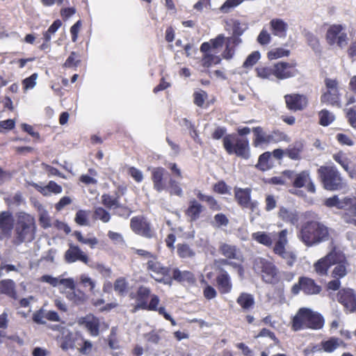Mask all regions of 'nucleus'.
<instances>
[{
    "mask_svg": "<svg viewBox=\"0 0 356 356\" xmlns=\"http://www.w3.org/2000/svg\"><path fill=\"white\" fill-rule=\"evenodd\" d=\"M297 236L306 247H314L331 238L330 228L320 220H309L300 225Z\"/></svg>",
    "mask_w": 356,
    "mask_h": 356,
    "instance_id": "nucleus-1",
    "label": "nucleus"
},
{
    "mask_svg": "<svg viewBox=\"0 0 356 356\" xmlns=\"http://www.w3.org/2000/svg\"><path fill=\"white\" fill-rule=\"evenodd\" d=\"M226 132L225 127H218L211 134V137L214 140L222 138L223 147L228 154H234L245 160L249 159L251 156V150L248 138H239L235 134H226Z\"/></svg>",
    "mask_w": 356,
    "mask_h": 356,
    "instance_id": "nucleus-2",
    "label": "nucleus"
},
{
    "mask_svg": "<svg viewBox=\"0 0 356 356\" xmlns=\"http://www.w3.org/2000/svg\"><path fill=\"white\" fill-rule=\"evenodd\" d=\"M151 172V180L153 184V188L158 193L168 191L171 195L181 197L183 190L179 182L170 177L167 170L161 166L148 168Z\"/></svg>",
    "mask_w": 356,
    "mask_h": 356,
    "instance_id": "nucleus-3",
    "label": "nucleus"
},
{
    "mask_svg": "<svg viewBox=\"0 0 356 356\" xmlns=\"http://www.w3.org/2000/svg\"><path fill=\"white\" fill-rule=\"evenodd\" d=\"M324 205L328 208L335 207L339 210L337 213L346 223L356 226V197L339 198V195H334L325 200Z\"/></svg>",
    "mask_w": 356,
    "mask_h": 356,
    "instance_id": "nucleus-4",
    "label": "nucleus"
},
{
    "mask_svg": "<svg viewBox=\"0 0 356 356\" xmlns=\"http://www.w3.org/2000/svg\"><path fill=\"white\" fill-rule=\"evenodd\" d=\"M323 316L312 309L302 307L298 309L291 321V329L299 331L305 329L320 330L324 325Z\"/></svg>",
    "mask_w": 356,
    "mask_h": 356,
    "instance_id": "nucleus-5",
    "label": "nucleus"
},
{
    "mask_svg": "<svg viewBox=\"0 0 356 356\" xmlns=\"http://www.w3.org/2000/svg\"><path fill=\"white\" fill-rule=\"evenodd\" d=\"M16 217L15 244L32 241L35 238L36 230L35 218L25 212L17 213Z\"/></svg>",
    "mask_w": 356,
    "mask_h": 356,
    "instance_id": "nucleus-6",
    "label": "nucleus"
},
{
    "mask_svg": "<svg viewBox=\"0 0 356 356\" xmlns=\"http://www.w3.org/2000/svg\"><path fill=\"white\" fill-rule=\"evenodd\" d=\"M318 177L325 190L341 191L346 187V182L337 167L321 165L317 170Z\"/></svg>",
    "mask_w": 356,
    "mask_h": 356,
    "instance_id": "nucleus-7",
    "label": "nucleus"
},
{
    "mask_svg": "<svg viewBox=\"0 0 356 356\" xmlns=\"http://www.w3.org/2000/svg\"><path fill=\"white\" fill-rule=\"evenodd\" d=\"M255 273L261 276V280L269 284L276 285L281 281L280 273L277 267L270 261L257 257L252 264Z\"/></svg>",
    "mask_w": 356,
    "mask_h": 356,
    "instance_id": "nucleus-8",
    "label": "nucleus"
},
{
    "mask_svg": "<svg viewBox=\"0 0 356 356\" xmlns=\"http://www.w3.org/2000/svg\"><path fill=\"white\" fill-rule=\"evenodd\" d=\"M145 268L150 277L156 282L169 285L172 284L171 268L162 264L157 255L152 259L147 260Z\"/></svg>",
    "mask_w": 356,
    "mask_h": 356,
    "instance_id": "nucleus-9",
    "label": "nucleus"
},
{
    "mask_svg": "<svg viewBox=\"0 0 356 356\" xmlns=\"http://www.w3.org/2000/svg\"><path fill=\"white\" fill-rule=\"evenodd\" d=\"M282 175L291 181L295 188H305L309 193H316V186L309 170H302L296 173L292 170H285L282 172Z\"/></svg>",
    "mask_w": 356,
    "mask_h": 356,
    "instance_id": "nucleus-10",
    "label": "nucleus"
},
{
    "mask_svg": "<svg viewBox=\"0 0 356 356\" xmlns=\"http://www.w3.org/2000/svg\"><path fill=\"white\" fill-rule=\"evenodd\" d=\"M136 299L137 307L147 311H156L160 303L159 297L156 294H151L150 288L143 285L138 288Z\"/></svg>",
    "mask_w": 356,
    "mask_h": 356,
    "instance_id": "nucleus-11",
    "label": "nucleus"
},
{
    "mask_svg": "<svg viewBox=\"0 0 356 356\" xmlns=\"http://www.w3.org/2000/svg\"><path fill=\"white\" fill-rule=\"evenodd\" d=\"M325 86L326 91L321 96V102L337 108L341 107V93L339 81L334 79L325 78Z\"/></svg>",
    "mask_w": 356,
    "mask_h": 356,
    "instance_id": "nucleus-12",
    "label": "nucleus"
},
{
    "mask_svg": "<svg viewBox=\"0 0 356 356\" xmlns=\"http://www.w3.org/2000/svg\"><path fill=\"white\" fill-rule=\"evenodd\" d=\"M288 230L286 229L281 230L278 233V238L273 247V252L284 259L287 266L292 267L296 261V255L291 251L286 250V245L288 243Z\"/></svg>",
    "mask_w": 356,
    "mask_h": 356,
    "instance_id": "nucleus-13",
    "label": "nucleus"
},
{
    "mask_svg": "<svg viewBox=\"0 0 356 356\" xmlns=\"http://www.w3.org/2000/svg\"><path fill=\"white\" fill-rule=\"evenodd\" d=\"M291 291L293 295H298L302 291L305 295L314 296L321 292L322 286L309 277L300 276L298 282L292 286Z\"/></svg>",
    "mask_w": 356,
    "mask_h": 356,
    "instance_id": "nucleus-14",
    "label": "nucleus"
},
{
    "mask_svg": "<svg viewBox=\"0 0 356 356\" xmlns=\"http://www.w3.org/2000/svg\"><path fill=\"white\" fill-rule=\"evenodd\" d=\"M218 251L221 255L225 257V259H222L218 261L221 265H229L234 268L239 266L236 263L231 261V260L239 261L242 259L241 250L237 245L227 243H220Z\"/></svg>",
    "mask_w": 356,
    "mask_h": 356,
    "instance_id": "nucleus-15",
    "label": "nucleus"
},
{
    "mask_svg": "<svg viewBox=\"0 0 356 356\" xmlns=\"http://www.w3.org/2000/svg\"><path fill=\"white\" fill-rule=\"evenodd\" d=\"M130 228L136 234L147 238H151L154 235L151 223L144 216L132 217L130 220Z\"/></svg>",
    "mask_w": 356,
    "mask_h": 356,
    "instance_id": "nucleus-16",
    "label": "nucleus"
},
{
    "mask_svg": "<svg viewBox=\"0 0 356 356\" xmlns=\"http://www.w3.org/2000/svg\"><path fill=\"white\" fill-rule=\"evenodd\" d=\"M234 200L241 208L248 209L252 212L257 209L258 202L256 200H252V189L250 188H243L236 186L234 188Z\"/></svg>",
    "mask_w": 356,
    "mask_h": 356,
    "instance_id": "nucleus-17",
    "label": "nucleus"
},
{
    "mask_svg": "<svg viewBox=\"0 0 356 356\" xmlns=\"http://www.w3.org/2000/svg\"><path fill=\"white\" fill-rule=\"evenodd\" d=\"M286 108L293 113L305 111L309 105V98L305 94L290 93L284 96Z\"/></svg>",
    "mask_w": 356,
    "mask_h": 356,
    "instance_id": "nucleus-18",
    "label": "nucleus"
},
{
    "mask_svg": "<svg viewBox=\"0 0 356 356\" xmlns=\"http://www.w3.org/2000/svg\"><path fill=\"white\" fill-rule=\"evenodd\" d=\"M296 66V63L279 61L274 63L275 79L284 80L296 76L298 74Z\"/></svg>",
    "mask_w": 356,
    "mask_h": 356,
    "instance_id": "nucleus-19",
    "label": "nucleus"
},
{
    "mask_svg": "<svg viewBox=\"0 0 356 356\" xmlns=\"http://www.w3.org/2000/svg\"><path fill=\"white\" fill-rule=\"evenodd\" d=\"M343 27L341 24L331 25L326 33L325 39L330 45L337 43L340 47H342L347 43V34L341 33Z\"/></svg>",
    "mask_w": 356,
    "mask_h": 356,
    "instance_id": "nucleus-20",
    "label": "nucleus"
},
{
    "mask_svg": "<svg viewBox=\"0 0 356 356\" xmlns=\"http://www.w3.org/2000/svg\"><path fill=\"white\" fill-rule=\"evenodd\" d=\"M337 299L344 307L346 312L353 313L356 311V296L353 289H340L337 294Z\"/></svg>",
    "mask_w": 356,
    "mask_h": 356,
    "instance_id": "nucleus-21",
    "label": "nucleus"
},
{
    "mask_svg": "<svg viewBox=\"0 0 356 356\" xmlns=\"http://www.w3.org/2000/svg\"><path fill=\"white\" fill-rule=\"evenodd\" d=\"M64 259L67 264L81 261L88 264L90 261L88 254L82 251L79 246L72 243H69V248L64 254Z\"/></svg>",
    "mask_w": 356,
    "mask_h": 356,
    "instance_id": "nucleus-22",
    "label": "nucleus"
},
{
    "mask_svg": "<svg viewBox=\"0 0 356 356\" xmlns=\"http://www.w3.org/2000/svg\"><path fill=\"white\" fill-rule=\"evenodd\" d=\"M205 207L197 200L192 198L188 201L184 214L190 222H196L204 211Z\"/></svg>",
    "mask_w": 356,
    "mask_h": 356,
    "instance_id": "nucleus-23",
    "label": "nucleus"
},
{
    "mask_svg": "<svg viewBox=\"0 0 356 356\" xmlns=\"http://www.w3.org/2000/svg\"><path fill=\"white\" fill-rule=\"evenodd\" d=\"M253 138L252 145L255 148H264L271 144L270 134H267L262 127H252Z\"/></svg>",
    "mask_w": 356,
    "mask_h": 356,
    "instance_id": "nucleus-24",
    "label": "nucleus"
},
{
    "mask_svg": "<svg viewBox=\"0 0 356 356\" xmlns=\"http://www.w3.org/2000/svg\"><path fill=\"white\" fill-rule=\"evenodd\" d=\"M127 188L122 186H118V192L115 195H111L108 193H104L102 195V204L108 209H116L120 204V196L123 195L126 191Z\"/></svg>",
    "mask_w": 356,
    "mask_h": 356,
    "instance_id": "nucleus-25",
    "label": "nucleus"
},
{
    "mask_svg": "<svg viewBox=\"0 0 356 356\" xmlns=\"http://www.w3.org/2000/svg\"><path fill=\"white\" fill-rule=\"evenodd\" d=\"M216 286L221 294H226L231 292L232 289V283L229 273L220 268V273L216 278Z\"/></svg>",
    "mask_w": 356,
    "mask_h": 356,
    "instance_id": "nucleus-26",
    "label": "nucleus"
},
{
    "mask_svg": "<svg viewBox=\"0 0 356 356\" xmlns=\"http://www.w3.org/2000/svg\"><path fill=\"white\" fill-rule=\"evenodd\" d=\"M80 324L83 325L90 334L92 337H97L99 334V320L92 314H89L83 317L80 321Z\"/></svg>",
    "mask_w": 356,
    "mask_h": 356,
    "instance_id": "nucleus-27",
    "label": "nucleus"
},
{
    "mask_svg": "<svg viewBox=\"0 0 356 356\" xmlns=\"http://www.w3.org/2000/svg\"><path fill=\"white\" fill-rule=\"evenodd\" d=\"M65 285L72 289L71 291H67L66 297L74 305H81L87 301L88 296L81 290L75 289L74 283L73 285L70 283H66Z\"/></svg>",
    "mask_w": 356,
    "mask_h": 356,
    "instance_id": "nucleus-28",
    "label": "nucleus"
},
{
    "mask_svg": "<svg viewBox=\"0 0 356 356\" xmlns=\"http://www.w3.org/2000/svg\"><path fill=\"white\" fill-rule=\"evenodd\" d=\"M270 30L273 35L284 38L286 36L288 24L283 19L274 18L269 22Z\"/></svg>",
    "mask_w": 356,
    "mask_h": 356,
    "instance_id": "nucleus-29",
    "label": "nucleus"
},
{
    "mask_svg": "<svg viewBox=\"0 0 356 356\" xmlns=\"http://www.w3.org/2000/svg\"><path fill=\"white\" fill-rule=\"evenodd\" d=\"M242 42L241 38L227 37L225 40V48L222 53V56L225 60L232 59L236 51V47Z\"/></svg>",
    "mask_w": 356,
    "mask_h": 356,
    "instance_id": "nucleus-30",
    "label": "nucleus"
},
{
    "mask_svg": "<svg viewBox=\"0 0 356 356\" xmlns=\"http://www.w3.org/2000/svg\"><path fill=\"white\" fill-rule=\"evenodd\" d=\"M170 278L172 280H175L177 282H187L188 284H193L195 282V277L193 273L188 270H180L178 268L172 269V276Z\"/></svg>",
    "mask_w": 356,
    "mask_h": 356,
    "instance_id": "nucleus-31",
    "label": "nucleus"
},
{
    "mask_svg": "<svg viewBox=\"0 0 356 356\" xmlns=\"http://www.w3.org/2000/svg\"><path fill=\"white\" fill-rule=\"evenodd\" d=\"M321 349L325 353H333L340 346L346 347V344L339 338L330 337L327 340H323L320 343Z\"/></svg>",
    "mask_w": 356,
    "mask_h": 356,
    "instance_id": "nucleus-32",
    "label": "nucleus"
},
{
    "mask_svg": "<svg viewBox=\"0 0 356 356\" xmlns=\"http://www.w3.org/2000/svg\"><path fill=\"white\" fill-rule=\"evenodd\" d=\"M0 293L16 300L17 294L15 282L11 279H6L0 281Z\"/></svg>",
    "mask_w": 356,
    "mask_h": 356,
    "instance_id": "nucleus-33",
    "label": "nucleus"
},
{
    "mask_svg": "<svg viewBox=\"0 0 356 356\" xmlns=\"http://www.w3.org/2000/svg\"><path fill=\"white\" fill-rule=\"evenodd\" d=\"M278 216L283 221L296 225L299 222V214L296 211L289 210L284 207H281L278 211Z\"/></svg>",
    "mask_w": 356,
    "mask_h": 356,
    "instance_id": "nucleus-34",
    "label": "nucleus"
},
{
    "mask_svg": "<svg viewBox=\"0 0 356 356\" xmlns=\"http://www.w3.org/2000/svg\"><path fill=\"white\" fill-rule=\"evenodd\" d=\"M13 227V218L12 213L7 211L0 213V230L4 234L10 233Z\"/></svg>",
    "mask_w": 356,
    "mask_h": 356,
    "instance_id": "nucleus-35",
    "label": "nucleus"
},
{
    "mask_svg": "<svg viewBox=\"0 0 356 356\" xmlns=\"http://www.w3.org/2000/svg\"><path fill=\"white\" fill-rule=\"evenodd\" d=\"M195 195L200 201L204 202L211 211H218L221 210L220 204L213 196L204 194L200 191L195 193Z\"/></svg>",
    "mask_w": 356,
    "mask_h": 356,
    "instance_id": "nucleus-36",
    "label": "nucleus"
},
{
    "mask_svg": "<svg viewBox=\"0 0 356 356\" xmlns=\"http://www.w3.org/2000/svg\"><path fill=\"white\" fill-rule=\"evenodd\" d=\"M273 165L271 152H265L259 156L255 167L257 169L264 172L273 168Z\"/></svg>",
    "mask_w": 356,
    "mask_h": 356,
    "instance_id": "nucleus-37",
    "label": "nucleus"
},
{
    "mask_svg": "<svg viewBox=\"0 0 356 356\" xmlns=\"http://www.w3.org/2000/svg\"><path fill=\"white\" fill-rule=\"evenodd\" d=\"M236 302L243 311L252 309L255 304L254 296L245 292L240 293L236 299Z\"/></svg>",
    "mask_w": 356,
    "mask_h": 356,
    "instance_id": "nucleus-38",
    "label": "nucleus"
},
{
    "mask_svg": "<svg viewBox=\"0 0 356 356\" xmlns=\"http://www.w3.org/2000/svg\"><path fill=\"white\" fill-rule=\"evenodd\" d=\"M325 257L327 259L331 266L341 263L344 264L346 263V261H347L346 255L341 251H337L335 248L327 253Z\"/></svg>",
    "mask_w": 356,
    "mask_h": 356,
    "instance_id": "nucleus-39",
    "label": "nucleus"
},
{
    "mask_svg": "<svg viewBox=\"0 0 356 356\" xmlns=\"http://www.w3.org/2000/svg\"><path fill=\"white\" fill-rule=\"evenodd\" d=\"M270 235L271 234L266 233L265 232H257L252 233V238L261 245L270 248L273 243V241Z\"/></svg>",
    "mask_w": 356,
    "mask_h": 356,
    "instance_id": "nucleus-40",
    "label": "nucleus"
},
{
    "mask_svg": "<svg viewBox=\"0 0 356 356\" xmlns=\"http://www.w3.org/2000/svg\"><path fill=\"white\" fill-rule=\"evenodd\" d=\"M274 64L269 66H258L255 68L257 76L263 79L273 80L275 78Z\"/></svg>",
    "mask_w": 356,
    "mask_h": 356,
    "instance_id": "nucleus-41",
    "label": "nucleus"
},
{
    "mask_svg": "<svg viewBox=\"0 0 356 356\" xmlns=\"http://www.w3.org/2000/svg\"><path fill=\"white\" fill-rule=\"evenodd\" d=\"M177 253L181 259L192 258L195 255V251L187 243H178L177 245Z\"/></svg>",
    "mask_w": 356,
    "mask_h": 356,
    "instance_id": "nucleus-42",
    "label": "nucleus"
},
{
    "mask_svg": "<svg viewBox=\"0 0 356 356\" xmlns=\"http://www.w3.org/2000/svg\"><path fill=\"white\" fill-rule=\"evenodd\" d=\"M331 267V265L327 261V259L323 257L318 259L314 264V268L316 273L320 276H325L327 275L328 270Z\"/></svg>",
    "mask_w": 356,
    "mask_h": 356,
    "instance_id": "nucleus-43",
    "label": "nucleus"
},
{
    "mask_svg": "<svg viewBox=\"0 0 356 356\" xmlns=\"http://www.w3.org/2000/svg\"><path fill=\"white\" fill-rule=\"evenodd\" d=\"M113 288L119 296H124L128 291L129 283L125 277H120L114 282Z\"/></svg>",
    "mask_w": 356,
    "mask_h": 356,
    "instance_id": "nucleus-44",
    "label": "nucleus"
},
{
    "mask_svg": "<svg viewBox=\"0 0 356 356\" xmlns=\"http://www.w3.org/2000/svg\"><path fill=\"white\" fill-rule=\"evenodd\" d=\"M319 124L323 127H327L332 123L335 120V116L333 113L327 109H322L318 112Z\"/></svg>",
    "mask_w": 356,
    "mask_h": 356,
    "instance_id": "nucleus-45",
    "label": "nucleus"
},
{
    "mask_svg": "<svg viewBox=\"0 0 356 356\" xmlns=\"http://www.w3.org/2000/svg\"><path fill=\"white\" fill-rule=\"evenodd\" d=\"M73 236L76 238L77 241H79L81 244L88 245L89 247L92 249L95 248L99 243V241L96 237H92L88 238H84L80 231H74L73 233Z\"/></svg>",
    "mask_w": 356,
    "mask_h": 356,
    "instance_id": "nucleus-46",
    "label": "nucleus"
},
{
    "mask_svg": "<svg viewBox=\"0 0 356 356\" xmlns=\"http://www.w3.org/2000/svg\"><path fill=\"white\" fill-rule=\"evenodd\" d=\"M303 150L302 145H295L289 147L285 150L286 155L292 160H300L301 159V153Z\"/></svg>",
    "mask_w": 356,
    "mask_h": 356,
    "instance_id": "nucleus-47",
    "label": "nucleus"
},
{
    "mask_svg": "<svg viewBox=\"0 0 356 356\" xmlns=\"http://www.w3.org/2000/svg\"><path fill=\"white\" fill-rule=\"evenodd\" d=\"M40 281L42 282L49 283L53 286H56L60 284H65L66 283H70L73 285V280L72 279H62L59 280L56 277H54L49 275H44L40 278Z\"/></svg>",
    "mask_w": 356,
    "mask_h": 356,
    "instance_id": "nucleus-48",
    "label": "nucleus"
},
{
    "mask_svg": "<svg viewBox=\"0 0 356 356\" xmlns=\"http://www.w3.org/2000/svg\"><path fill=\"white\" fill-rule=\"evenodd\" d=\"M89 175H82L79 177V181L83 183V184L88 185H95L97 184V180L94 177L97 176V172L94 168L88 169Z\"/></svg>",
    "mask_w": 356,
    "mask_h": 356,
    "instance_id": "nucleus-49",
    "label": "nucleus"
},
{
    "mask_svg": "<svg viewBox=\"0 0 356 356\" xmlns=\"http://www.w3.org/2000/svg\"><path fill=\"white\" fill-rule=\"evenodd\" d=\"M303 35L306 39L307 44L314 51L318 50L320 47L318 38L311 31L304 30Z\"/></svg>",
    "mask_w": 356,
    "mask_h": 356,
    "instance_id": "nucleus-50",
    "label": "nucleus"
},
{
    "mask_svg": "<svg viewBox=\"0 0 356 356\" xmlns=\"http://www.w3.org/2000/svg\"><path fill=\"white\" fill-rule=\"evenodd\" d=\"M336 265L332 272V276L335 279H341L345 277L347 274V267L349 265L348 260L344 264L341 263Z\"/></svg>",
    "mask_w": 356,
    "mask_h": 356,
    "instance_id": "nucleus-51",
    "label": "nucleus"
},
{
    "mask_svg": "<svg viewBox=\"0 0 356 356\" xmlns=\"http://www.w3.org/2000/svg\"><path fill=\"white\" fill-rule=\"evenodd\" d=\"M290 55V51L281 47L275 48L268 52L267 57L269 60L287 57Z\"/></svg>",
    "mask_w": 356,
    "mask_h": 356,
    "instance_id": "nucleus-52",
    "label": "nucleus"
},
{
    "mask_svg": "<svg viewBox=\"0 0 356 356\" xmlns=\"http://www.w3.org/2000/svg\"><path fill=\"white\" fill-rule=\"evenodd\" d=\"M81 60L77 53L72 51L64 63L63 67L65 68H74L76 69L80 64Z\"/></svg>",
    "mask_w": 356,
    "mask_h": 356,
    "instance_id": "nucleus-53",
    "label": "nucleus"
},
{
    "mask_svg": "<svg viewBox=\"0 0 356 356\" xmlns=\"http://www.w3.org/2000/svg\"><path fill=\"white\" fill-rule=\"evenodd\" d=\"M270 140L272 143H277L282 141H289V138L286 133L280 129H273L270 133Z\"/></svg>",
    "mask_w": 356,
    "mask_h": 356,
    "instance_id": "nucleus-54",
    "label": "nucleus"
},
{
    "mask_svg": "<svg viewBox=\"0 0 356 356\" xmlns=\"http://www.w3.org/2000/svg\"><path fill=\"white\" fill-rule=\"evenodd\" d=\"M333 159L339 163L344 170H348V167L350 163V160L346 156V154L340 151L333 154Z\"/></svg>",
    "mask_w": 356,
    "mask_h": 356,
    "instance_id": "nucleus-55",
    "label": "nucleus"
},
{
    "mask_svg": "<svg viewBox=\"0 0 356 356\" xmlns=\"http://www.w3.org/2000/svg\"><path fill=\"white\" fill-rule=\"evenodd\" d=\"M229 224V219L225 214L218 213L213 217V220L211 222V225L213 227H226Z\"/></svg>",
    "mask_w": 356,
    "mask_h": 356,
    "instance_id": "nucleus-56",
    "label": "nucleus"
},
{
    "mask_svg": "<svg viewBox=\"0 0 356 356\" xmlns=\"http://www.w3.org/2000/svg\"><path fill=\"white\" fill-rule=\"evenodd\" d=\"M94 217L95 219H99L103 222H108L111 219V215L103 207H97L94 211Z\"/></svg>",
    "mask_w": 356,
    "mask_h": 356,
    "instance_id": "nucleus-57",
    "label": "nucleus"
},
{
    "mask_svg": "<svg viewBox=\"0 0 356 356\" xmlns=\"http://www.w3.org/2000/svg\"><path fill=\"white\" fill-rule=\"evenodd\" d=\"M193 102L198 107L202 108L204 105L205 100L208 98L206 91L200 90L193 93Z\"/></svg>",
    "mask_w": 356,
    "mask_h": 356,
    "instance_id": "nucleus-58",
    "label": "nucleus"
},
{
    "mask_svg": "<svg viewBox=\"0 0 356 356\" xmlns=\"http://www.w3.org/2000/svg\"><path fill=\"white\" fill-rule=\"evenodd\" d=\"M260 57L261 55L258 51H252L250 55H248L244 61L243 67L245 68L252 67L258 62V60L260 59Z\"/></svg>",
    "mask_w": 356,
    "mask_h": 356,
    "instance_id": "nucleus-59",
    "label": "nucleus"
},
{
    "mask_svg": "<svg viewBox=\"0 0 356 356\" xmlns=\"http://www.w3.org/2000/svg\"><path fill=\"white\" fill-rule=\"evenodd\" d=\"M247 29L246 26H243L238 20H234L232 22V35L231 37H235L238 38H241L240 36L243 34L245 31Z\"/></svg>",
    "mask_w": 356,
    "mask_h": 356,
    "instance_id": "nucleus-60",
    "label": "nucleus"
},
{
    "mask_svg": "<svg viewBox=\"0 0 356 356\" xmlns=\"http://www.w3.org/2000/svg\"><path fill=\"white\" fill-rule=\"evenodd\" d=\"M212 190L214 193L218 194L224 195L229 193V187L223 180L215 183L213 185Z\"/></svg>",
    "mask_w": 356,
    "mask_h": 356,
    "instance_id": "nucleus-61",
    "label": "nucleus"
},
{
    "mask_svg": "<svg viewBox=\"0 0 356 356\" xmlns=\"http://www.w3.org/2000/svg\"><path fill=\"white\" fill-rule=\"evenodd\" d=\"M89 211L85 210H79L76 213L74 221L80 226H85L88 225V216Z\"/></svg>",
    "mask_w": 356,
    "mask_h": 356,
    "instance_id": "nucleus-62",
    "label": "nucleus"
},
{
    "mask_svg": "<svg viewBox=\"0 0 356 356\" xmlns=\"http://www.w3.org/2000/svg\"><path fill=\"white\" fill-rule=\"evenodd\" d=\"M38 74L33 73L30 76L24 79L22 82V87L24 90L32 89L36 85V79H38Z\"/></svg>",
    "mask_w": 356,
    "mask_h": 356,
    "instance_id": "nucleus-63",
    "label": "nucleus"
},
{
    "mask_svg": "<svg viewBox=\"0 0 356 356\" xmlns=\"http://www.w3.org/2000/svg\"><path fill=\"white\" fill-rule=\"evenodd\" d=\"M345 112L349 124L356 129V106L346 109Z\"/></svg>",
    "mask_w": 356,
    "mask_h": 356,
    "instance_id": "nucleus-64",
    "label": "nucleus"
}]
</instances>
